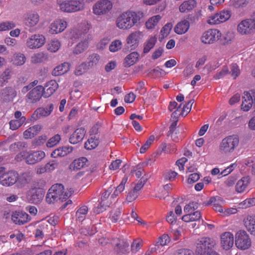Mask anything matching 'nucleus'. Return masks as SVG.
<instances>
[{
	"label": "nucleus",
	"mask_w": 255,
	"mask_h": 255,
	"mask_svg": "<svg viewBox=\"0 0 255 255\" xmlns=\"http://www.w3.org/2000/svg\"><path fill=\"white\" fill-rule=\"evenodd\" d=\"M201 212L196 211L192 213L187 214L183 216L182 220L186 222L197 221L201 219Z\"/></svg>",
	"instance_id": "nucleus-40"
},
{
	"label": "nucleus",
	"mask_w": 255,
	"mask_h": 255,
	"mask_svg": "<svg viewBox=\"0 0 255 255\" xmlns=\"http://www.w3.org/2000/svg\"><path fill=\"white\" fill-rule=\"evenodd\" d=\"M128 181V177L126 176H125L123 179L122 180L119 186H118L114 192L113 194L112 195L111 197L112 198H115L118 196V195L121 193L122 191H124L125 187V184Z\"/></svg>",
	"instance_id": "nucleus-49"
},
{
	"label": "nucleus",
	"mask_w": 255,
	"mask_h": 255,
	"mask_svg": "<svg viewBox=\"0 0 255 255\" xmlns=\"http://www.w3.org/2000/svg\"><path fill=\"white\" fill-rule=\"evenodd\" d=\"M60 47V41L57 39H53L48 43L47 49L52 52H55L59 49Z\"/></svg>",
	"instance_id": "nucleus-48"
},
{
	"label": "nucleus",
	"mask_w": 255,
	"mask_h": 255,
	"mask_svg": "<svg viewBox=\"0 0 255 255\" xmlns=\"http://www.w3.org/2000/svg\"><path fill=\"white\" fill-rule=\"evenodd\" d=\"M70 69V65L65 62L56 67L52 71V75L56 76L67 73Z\"/></svg>",
	"instance_id": "nucleus-39"
},
{
	"label": "nucleus",
	"mask_w": 255,
	"mask_h": 255,
	"mask_svg": "<svg viewBox=\"0 0 255 255\" xmlns=\"http://www.w3.org/2000/svg\"><path fill=\"white\" fill-rule=\"evenodd\" d=\"M250 179L249 176L243 177L239 180L235 186L236 191L238 193H243L246 191L249 185Z\"/></svg>",
	"instance_id": "nucleus-34"
},
{
	"label": "nucleus",
	"mask_w": 255,
	"mask_h": 255,
	"mask_svg": "<svg viewBox=\"0 0 255 255\" xmlns=\"http://www.w3.org/2000/svg\"><path fill=\"white\" fill-rule=\"evenodd\" d=\"M123 43L119 39H116L112 41L109 45V50L111 52H116L122 47Z\"/></svg>",
	"instance_id": "nucleus-50"
},
{
	"label": "nucleus",
	"mask_w": 255,
	"mask_h": 255,
	"mask_svg": "<svg viewBox=\"0 0 255 255\" xmlns=\"http://www.w3.org/2000/svg\"><path fill=\"white\" fill-rule=\"evenodd\" d=\"M198 208V204L196 202H192L185 206L184 212L186 214H190L195 212L194 211Z\"/></svg>",
	"instance_id": "nucleus-53"
},
{
	"label": "nucleus",
	"mask_w": 255,
	"mask_h": 255,
	"mask_svg": "<svg viewBox=\"0 0 255 255\" xmlns=\"http://www.w3.org/2000/svg\"><path fill=\"white\" fill-rule=\"evenodd\" d=\"M173 27L172 24L171 23H166L161 29L160 31V34L162 35V37L164 38L168 35L170 33L171 30L172 29Z\"/></svg>",
	"instance_id": "nucleus-61"
},
{
	"label": "nucleus",
	"mask_w": 255,
	"mask_h": 255,
	"mask_svg": "<svg viewBox=\"0 0 255 255\" xmlns=\"http://www.w3.org/2000/svg\"><path fill=\"white\" fill-rule=\"evenodd\" d=\"M86 133L83 128H77L69 138V142L72 144H76L83 140Z\"/></svg>",
	"instance_id": "nucleus-28"
},
{
	"label": "nucleus",
	"mask_w": 255,
	"mask_h": 255,
	"mask_svg": "<svg viewBox=\"0 0 255 255\" xmlns=\"http://www.w3.org/2000/svg\"><path fill=\"white\" fill-rule=\"evenodd\" d=\"M99 139L94 137H91L85 142L84 146L88 150H92L95 148L99 144Z\"/></svg>",
	"instance_id": "nucleus-46"
},
{
	"label": "nucleus",
	"mask_w": 255,
	"mask_h": 255,
	"mask_svg": "<svg viewBox=\"0 0 255 255\" xmlns=\"http://www.w3.org/2000/svg\"><path fill=\"white\" fill-rule=\"evenodd\" d=\"M59 85L55 80H50L46 83L43 88V96L48 98L52 95L58 89Z\"/></svg>",
	"instance_id": "nucleus-27"
},
{
	"label": "nucleus",
	"mask_w": 255,
	"mask_h": 255,
	"mask_svg": "<svg viewBox=\"0 0 255 255\" xmlns=\"http://www.w3.org/2000/svg\"><path fill=\"white\" fill-rule=\"evenodd\" d=\"M90 68L86 62H83L79 65L75 70L76 75H81L85 73Z\"/></svg>",
	"instance_id": "nucleus-57"
},
{
	"label": "nucleus",
	"mask_w": 255,
	"mask_h": 255,
	"mask_svg": "<svg viewBox=\"0 0 255 255\" xmlns=\"http://www.w3.org/2000/svg\"><path fill=\"white\" fill-rule=\"evenodd\" d=\"M43 87L41 86H36L32 89L26 95L27 101L31 103L38 102L43 96Z\"/></svg>",
	"instance_id": "nucleus-18"
},
{
	"label": "nucleus",
	"mask_w": 255,
	"mask_h": 255,
	"mask_svg": "<svg viewBox=\"0 0 255 255\" xmlns=\"http://www.w3.org/2000/svg\"><path fill=\"white\" fill-rule=\"evenodd\" d=\"M45 156V153L41 150L34 151H23L16 155L18 160L24 159L26 163L33 164L41 161Z\"/></svg>",
	"instance_id": "nucleus-6"
},
{
	"label": "nucleus",
	"mask_w": 255,
	"mask_h": 255,
	"mask_svg": "<svg viewBox=\"0 0 255 255\" xmlns=\"http://www.w3.org/2000/svg\"><path fill=\"white\" fill-rule=\"evenodd\" d=\"M57 4L62 11L68 13L82 11L85 6L84 0H57Z\"/></svg>",
	"instance_id": "nucleus-4"
},
{
	"label": "nucleus",
	"mask_w": 255,
	"mask_h": 255,
	"mask_svg": "<svg viewBox=\"0 0 255 255\" xmlns=\"http://www.w3.org/2000/svg\"><path fill=\"white\" fill-rule=\"evenodd\" d=\"M25 24L29 28H33L39 21V16L37 12L31 11L24 15Z\"/></svg>",
	"instance_id": "nucleus-21"
},
{
	"label": "nucleus",
	"mask_w": 255,
	"mask_h": 255,
	"mask_svg": "<svg viewBox=\"0 0 255 255\" xmlns=\"http://www.w3.org/2000/svg\"><path fill=\"white\" fill-rule=\"evenodd\" d=\"M63 190L64 186L62 184H56L52 185L46 195L45 199L46 202L51 204H54L58 200L63 202L70 197L73 192L71 189L65 192Z\"/></svg>",
	"instance_id": "nucleus-2"
},
{
	"label": "nucleus",
	"mask_w": 255,
	"mask_h": 255,
	"mask_svg": "<svg viewBox=\"0 0 255 255\" xmlns=\"http://www.w3.org/2000/svg\"><path fill=\"white\" fill-rule=\"evenodd\" d=\"M100 59V57L98 54L93 53L89 56L87 58V62L86 63L90 68L96 66L98 64Z\"/></svg>",
	"instance_id": "nucleus-45"
},
{
	"label": "nucleus",
	"mask_w": 255,
	"mask_h": 255,
	"mask_svg": "<svg viewBox=\"0 0 255 255\" xmlns=\"http://www.w3.org/2000/svg\"><path fill=\"white\" fill-rule=\"evenodd\" d=\"M27 197L29 202L37 204L42 200L44 193L36 188H31L28 191Z\"/></svg>",
	"instance_id": "nucleus-22"
},
{
	"label": "nucleus",
	"mask_w": 255,
	"mask_h": 255,
	"mask_svg": "<svg viewBox=\"0 0 255 255\" xmlns=\"http://www.w3.org/2000/svg\"><path fill=\"white\" fill-rule=\"evenodd\" d=\"M143 13L139 11L128 10L120 14L116 20V24L121 30H129L140 23Z\"/></svg>",
	"instance_id": "nucleus-1"
},
{
	"label": "nucleus",
	"mask_w": 255,
	"mask_h": 255,
	"mask_svg": "<svg viewBox=\"0 0 255 255\" xmlns=\"http://www.w3.org/2000/svg\"><path fill=\"white\" fill-rule=\"evenodd\" d=\"M110 42V39L108 37H104L100 40L97 44V47L100 50L104 49Z\"/></svg>",
	"instance_id": "nucleus-64"
},
{
	"label": "nucleus",
	"mask_w": 255,
	"mask_h": 255,
	"mask_svg": "<svg viewBox=\"0 0 255 255\" xmlns=\"http://www.w3.org/2000/svg\"><path fill=\"white\" fill-rule=\"evenodd\" d=\"M234 237L230 232H225L221 235V244L223 248L228 251L233 246Z\"/></svg>",
	"instance_id": "nucleus-24"
},
{
	"label": "nucleus",
	"mask_w": 255,
	"mask_h": 255,
	"mask_svg": "<svg viewBox=\"0 0 255 255\" xmlns=\"http://www.w3.org/2000/svg\"><path fill=\"white\" fill-rule=\"evenodd\" d=\"M115 188L114 186H111L107 190L102 193L101 199L99 201V204L97 206L94 208V213L100 214L105 211L107 208L110 206L111 201L109 197Z\"/></svg>",
	"instance_id": "nucleus-10"
},
{
	"label": "nucleus",
	"mask_w": 255,
	"mask_h": 255,
	"mask_svg": "<svg viewBox=\"0 0 255 255\" xmlns=\"http://www.w3.org/2000/svg\"><path fill=\"white\" fill-rule=\"evenodd\" d=\"M224 204V201L222 198L219 196L212 197L210 198L208 204L212 205L213 209L219 212L223 211L222 205Z\"/></svg>",
	"instance_id": "nucleus-31"
},
{
	"label": "nucleus",
	"mask_w": 255,
	"mask_h": 255,
	"mask_svg": "<svg viewBox=\"0 0 255 255\" xmlns=\"http://www.w3.org/2000/svg\"><path fill=\"white\" fill-rule=\"evenodd\" d=\"M235 245L241 250L248 249L251 246V241L248 234L245 231H238L235 236Z\"/></svg>",
	"instance_id": "nucleus-12"
},
{
	"label": "nucleus",
	"mask_w": 255,
	"mask_h": 255,
	"mask_svg": "<svg viewBox=\"0 0 255 255\" xmlns=\"http://www.w3.org/2000/svg\"><path fill=\"white\" fill-rule=\"evenodd\" d=\"M141 31H136L131 32L127 38V43L130 46L131 49L136 48L139 43V40L142 37Z\"/></svg>",
	"instance_id": "nucleus-26"
},
{
	"label": "nucleus",
	"mask_w": 255,
	"mask_h": 255,
	"mask_svg": "<svg viewBox=\"0 0 255 255\" xmlns=\"http://www.w3.org/2000/svg\"><path fill=\"white\" fill-rule=\"evenodd\" d=\"M29 215L22 211H15L11 216L12 221L16 224L23 225L30 220Z\"/></svg>",
	"instance_id": "nucleus-25"
},
{
	"label": "nucleus",
	"mask_w": 255,
	"mask_h": 255,
	"mask_svg": "<svg viewBox=\"0 0 255 255\" xmlns=\"http://www.w3.org/2000/svg\"><path fill=\"white\" fill-rule=\"evenodd\" d=\"M112 244L114 246L115 252L120 255L126 254L129 247L128 242L119 238L114 239Z\"/></svg>",
	"instance_id": "nucleus-20"
},
{
	"label": "nucleus",
	"mask_w": 255,
	"mask_h": 255,
	"mask_svg": "<svg viewBox=\"0 0 255 255\" xmlns=\"http://www.w3.org/2000/svg\"><path fill=\"white\" fill-rule=\"evenodd\" d=\"M67 21L63 19H57L52 22L49 26V32L56 34L63 32L67 27Z\"/></svg>",
	"instance_id": "nucleus-17"
},
{
	"label": "nucleus",
	"mask_w": 255,
	"mask_h": 255,
	"mask_svg": "<svg viewBox=\"0 0 255 255\" xmlns=\"http://www.w3.org/2000/svg\"><path fill=\"white\" fill-rule=\"evenodd\" d=\"M16 93L15 90L11 87H6L1 91V99L6 102H11L16 96Z\"/></svg>",
	"instance_id": "nucleus-30"
},
{
	"label": "nucleus",
	"mask_w": 255,
	"mask_h": 255,
	"mask_svg": "<svg viewBox=\"0 0 255 255\" xmlns=\"http://www.w3.org/2000/svg\"><path fill=\"white\" fill-rule=\"evenodd\" d=\"M17 181L16 185L18 188H22L27 184L31 183L33 179L32 173L30 172H25L20 175L17 173Z\"/></svg>",
	"instance_id": "nucleus-23"
},
{
	"label": "nucleus",
	"mask_w": 255,
	"mask_h": 255,
	"mask_svg": "<svg viewBox=\"0 0 255 255\" xmlns=\"http://www.w3.org/2000/svg\"><path fill=\"white\" fill-rule=\"evenodd\" d=\"M88 211V208L86 206H83L80 208L76 212L77 220L80 222L83 221L86 217Z\"/></svg>",
	"instance_id": "nucleus-47"
},
{
	"label": "nucleus",
	"mask_w": 255,
	"mask_h": 255,
	"mask_svg": "<svg viewBox=\"0 0 255 255\" xmlns=\"http://www.w3.org/2000/svg\"><path fill=\"white\" fill-rule=\"evenodd\" d=\"M254 101H255V90L244 92L241 105L242 110L245 112L249 111L252 108Z\"/></svg>",
	"instance_id": "nucleus-15"
},
{
	"label": "nucleus",
	"mask_w": 255,
	"mask_h": 255,
	"mask_svg": "<svg viewBox=\"0 0 255 255\" xmlns=\"http://www.w3.org/2000/svg\"><path fill=\"white\" fill-rule=\"evenodd\" d=\"M24 123V119L22 118L21 120H11L9 123L10 128L13 130L18 129Z\"/></svg>",
	"instance_id": "nucleus-52"
},
{
	"label": "nucleus",
	"mask_w": 255,
	"mask_h": 255,
	"mask_svg": "<svg viewBox=\"0 0 255 255\" xmlns=\"http://www.w3.org/2000/svg\"><path fill=\"white\" fill-rule=\"evenodd\" d=\"M189 27V22L187 20L184 19L177 23L174 28V30L178 34H183L188 30Z\"/></svg>",
	"instance_id": "nucleus-32"
},
{
	"label": "nucleus",
	"mask_w": 255,
	"mask_h": 255,
	"mask_svg": "<svg viewBox=\"0 0 255 255\" xmlns=\"http://www.w3.org/2000/svg\"><path fill=\"white\" fill-rule=\"evenodd\" d=\"M15 26V23L12 21H5L0 23V31L8 30Z\"/></svg>",
	"instance_id": "nucleus-58"
},
{
	"label": "nucleus",
	"mask_w": 255,
	"mask_h": 255,
	"mask_svg": "<svg viewBox=\"0 0 255 255\" xmlns=\"http://www.w3.org/2000/svg\"><path fill=\"white\" fill-rule=\"evenodd\" d=\"M196 4L195 0H185L180 5L179 11L182 13L189 12L194 8Z\"/></svg>",
	"instance_id": "nucleus-37"
},
{
	"label": "nucleus",
	"mask_w": 255,
	"mask_h": 255,
	"mask_svg": "<svg viewBox=\"0 0 255 255\" xmlns=\"http://www.w3.org/2000/svg\"><path fill=\"white\" fill-rule=\"evenodd\" d=\"M245 225L251 234L255 235V216H249L245 220Z\"/></svg>",
	"instance_id": "nucleus-36"
},
{
	"label": "nucleus",
	"mask_w": 255,
	"mask_h": 255,
	"mask_svg": "<svg viewBox=\"0 0 255 255\" xmlns=\"http://www.w3.org/2000/svg\"><path fill=\"white\" fill-rule=\"evenodd\" d=\"M27 144L24 141H18L11 144L9 146V149L11 151H17L18 150L26 148Z\"/></svg>",
	"instance_id": "nucleus-51"
},
{
	"label": "nucleus",
	"mask_w": 255,
	"mask_h": 255,
	"mask_svg": "<svg viewBox=\"0 0 255 255\" xmlns=\"http://www.w3.org/2000/svg\"><path fill=\"white\" fill-rule=\"evenodd\" d=\"M161 19V16L159 14L152 16L145 23L146 28L149 29L154 28Z\"/></svg>",
	"instance_id": "nucleus-44"
},
{
	"label": "nucleus",
	"mask_w": 255,
	"mask_h": 255,
	"mask_svg": "<svg viewBox=\"0 0 255 255\" xmlns=\"http://www.w3.org/2000/svg\"><path fill=\"white\" fill-rule=\"evenodd\" d=\"M44 59L43 53L40 52L33 54L31 57V62L34 64H37L42 62Z\"/></svg>",
	"instance_id": "nucleus-56"
},
{
	"label": "nucleus",
	"mask_w": 255,
	"mask_h": 255,
	"mask_svg": "<svg viewBox=\"0 0 255 255\" xmlns=\"http://www.w3.org/2000/svg\"><path fill=\"white\" fill-rule=\"evenodd\" d=\"M170 238L167 235H163L160 238H159L158 241L156 243V245L157 246V248H159L160 246L162 247L166 245L170 242Z\"/></svg>",
	"instance_id": "nucleus-60"
},
{
	"label": "nucleus",
	"mask_w": 255,
	"mask_h": 255,
	"mask_svg": "<svg viewBox=\"0 0 255 255\" xmlns=\"http://www.w3.org/2000/svg\"><path fill=\"white\" fill-rule=\"evenodd\" d=\"M53 109V105L52 104L48 105L45 107L39 108L34 112L31 118L34 120H37L41 118L47 117L51 114Z\"/></svg>",
	"instance_id": "nucleus-19"
},
{
	"label": "nucleus",
	"mask_w": 255,
	"mask_h": 255,
	"mask_svg": "<svg viewBox=\"0 0 255 255\" xmlns=\"http://www.w3.org/2000/svg\"><path fill=\"white\" fill-rule=\"evenodd\" d=\"M5 168L0 167V184L5 187L11 186L16 184L17 172L13 170L5 172Z\"/></svg>",
	"instance_id": "nucleus-9"
},
{
	"label": "nucleus",
	"mask_w": 255,
	"mask_h": 255,
	"mask_svg": "<svg viewBox=\"0 0 255 255\" xmlns=\"http://www.w3.org/2000/svg\"><path fill=\"white\" fill-rule=\"evenodd\" d=\"M230 16V11L228 10H224L210 16L208 22L210 24H218L225 22L229 19Z\"/></svg>",
	"instance_id": "nucleus-16"
},
{
	"label": "nucleus",
	"mask_w": 255,
	"mask_h": 255,
	"mask_svg": "<svg viewBox=\"0 0 255 255\" xmlns=\"http://www.w3.org/2000/svg\"><path fill=\"white\" fill-rule=\"evenodd\" d=\"M157 41L156 37L155 36H152L148 38L144 43L143 48V53H147L153 48Z\"/></svg>",
	"instance_id": "nucleus-42"
},
{
	"label": "nucleus",
	"mask_w": 255,
	"mask_h": 255,
	"mask_svg": "<svg viewBox=\"0 0 255 255\" xmlns=\"http://www.w3.org/2000/svg\"><path fill=\"white\" fill-rule=\"evenodd\" d=\"M25 55L20 53L15 54L12 60V64L15 66H21L25 63Z\"/></svg>",
	"instance_id": "nucleus-43"
},
{
	"label": "nucleus",
	"mask_w": 255,
	"mask_h": 255,
	"mask_svg": "<svg viewBox=\"0 0 255 255\" xmlns=\"http://www.w3.org/2000/svg\"><path fill=\"white\" fill-rule=\"evenodd\" d=\"M139 54L136 52H133L128 55L125 59V64L126 67H130L133 65L138 60Z\"/></svg>",
	"instance_id": "nucleus-41"
},
{
	"label": "nucleus",
	"mask_w": 255,
	"mask_h": 255,
	"mask_svg": "<svg viewBox=\"0 0 255 255\" xmlns=\"http://www.w3.org/2000/svg\"><path fill=\"white\" fill-rule=\"evenodd\" d=\"M72 150V147L66 146L59 147L53 151L51 153V156L53 158L63 157L71 152Z\"/></svg>",
	"instance_id": "nucleus-35"
},
{
	"label": "nucleus",
	"mask_w": 255,
	"mask_h": 255,
	"mask_svg": "<svg viewBox=\"0 0 255 255\" xmlns=\"http://www.w3.org/2000/svg\"><path fill=\"white\" fill-rule=\"evenodd\" d=\"M47 136L43 134L34 139L32 144L34 146H39L43 145L46 141Z\"/></svg>",
	"instance_id": "nucleus-59"
},
{
	"label": "nucleus",
	"mask_w": 255,
	"mask_h": 255,
	"mask_svg": "<svg viewBox=\"0 0 255 255\" xmlns=\"http://www.w3.org/2000/svg\"><path fill=\"white\" fill-rule=\"evenodd\" d=\"M221 35L220 31L217 29H209L202 34L201 40L205 44H212L217 41Z\"/></svg>",
	"instance_id": "nucleus-14"
},
{
	"label": "nucleus",
	"mask_w": 255,
	"mask_h": 255,
	"mask_svg": "<svg viewBox=\"0 0 255 255\" xmlns=\"http://www.w3.org/2000/svg\"><path fill=\"white\" fill-rule=\"evenodd\" d=\"M254 205H255V198L247 199L239 204V208L242 209H246Z\"/></svg>",
	"instance_id": "nucleus-54"
},
{
	"label": "nucleus",
	"mask_w": 255,
	"mask_h": 255,
	"mask_svg": "<svg viewBox=\"0 0 255 255\" xmlns=\"http://www.w3.org/2000/svg\"><path fill=\"white\" fill-rule=\"evenodd\" d=\"M239 138L236 135H230L223 138L219 145V151L222 154L233 152L238 146Z\"/></svg>",
	"instance_id": "nucleus-7"
},
{
	"label": "nucleus",
	"mask_w": 255,
	"mask_h": 255,
	"mask_svg": "<svg viewBox=\"0 0 255 255\" xmlns=\"http://www.w3.org/2000/svg\"><path fill=\"white\" fill-rule=\"evenodd\" d=\"M88 159L86 157H81L75 159L70 165L71 170H77L83 168L87 165Z\"/></svg>",
	"instance_id": "nucleus-33"
},
{
	"label": "nucleus",
	"mask_w": 255,
	"mask_h": 255,
	"mask_svg": "<svg viewBox=\"0 0 255 255\" xmlns=\"http://www.w3.org/2000/svg\"><path fill=\"white\" fill-rule=\"evenodd\" d=\"M42 128V126L40 125H36L30 127L23 132V137L25 139H31L34 137L39 133Z\"/></svg>",
	"instance_id": "nucleus-29"
},
{
	"label": "nucleus",
	"mask_w": 255,
	"mask_h": 255,
	"mask_svg": "<svg viewBox=\"0 0 255 255\" xmlns=\"http://www.w3.org/2000/svg\"><path fill=\"white\" fill-rule=\"evenodd\" d=\"M231 73L234 79L236 78L240 74V72L239 66L237 64L233 63L231 65Z\"/></svg>",
	"instance_id": "nucleus-62"
},
{
	"label": "nucleus",
	"mask_w": 255,
	"mask_h": 255,
	"mask_svg": "<svg viewBox=\"0 0 255 255\" xmlns=\"http://www.w3.org/2000/svg\"><path fill=\"white\" fill-rule=\"evenodd\" d=\"M113 8V3L110 0H99L93 6V13L98 16L108 14Z\"/></svg>",
	"instance_id": "nucleus-11"
},
{
	"label": "nucleus",
	"mask_w": 255,
	"mask_h": 255,
	"mask_svg": "<svg viewBox=\"0 0 255 255\" xmlns=\"http://www.w3.org/2000/svg\"><path fill=\"white\" fill-rule=\"evenodd\" d=\"M139 195V192H137L136 191L132 190L129 192L127 197V200L129 202H131L136 199Z\"/></svg>",
	"instance_id": "nucleus-63"
},
{
	"label": "nucleus",
	"mask_w": 255,
	"mask_h": 255,
	"mask_svg": "<svg viewBox=\"0 0 255 255\" xmlns=\"http://www.w3.org/2000/svg\"><path fill=\"white\" fill-rule=\"evenodd\" d=\"M46 42L45 37L41 34L36 33L30 35L26 41V46L30 49H38Z\"/></svg>",
	"instance_id": "nucleus-13"
},
{
	"label": "nucleus",
	"mask_w": 255,
	"mask_h": 255,
	"mask_svg": "<svg viewBox=\"0 0 255 255\" xmlns=\"http://www.w3.org/2000/svg\"><path fill=\"white\" fill-rule=\"evenodd\" d=\"M89 29L90 26L87 22H82L76 26L67 30L65 34V37L72 41H76L80 38L84 37Z\"/></svg>",
	"instance_id": "nucleus-5"
},
{
	"label": "nucleus",
	"mask_w": 255,
	"mask_h": 255,
	"mask_svg": "<svg viewBox=\"0 0 255 255\" xmlns=\"http://www.w3.org/2000/svg\"><path fill=\"white\" fill-rule=\"evenodd\" d=\"M61 139V136L59 134H57L51 137L46 143L48 147H52L57 145Z\"/></svg>",
	"instance_id": "nucleus-55"
},
{
	"label": "nucleus",
	"mask_w": 255,
	"mask_h": 255,
	"mask_svg": "<svg viewBox=\"0 0 255 255\" xmlns=\"http://www.w3.org/2000/svg\"><path fill=\"white\" fill-rule=\"evenodd\" d=\"M88 40L85 38L75 45L73 49V53L75 54H81L88 48Z\"/></svg>",
	"instance_id": "nucleus-38"
},
{
	"label": "nucleus",
	"mask_w": 255,
	"mask_h": 255,
	"mask_svg": "<svg viewBox=\"0 0 255 255\" xmlns=\"http://www.w3.org/2000/svg\"><path fill=\"white\" fill-rule=\"evenodd\" d=\"M215 245V241L210 238L203 237L199 239L196 243V255H219L217 253L212 250Z\"/></svg>",
	"instance_id": "nucleus-3"
},
{
	"label": "nucleus",
	"mask_w": 255,
	"mask_h": 255,
	"mask_svg": "<svg viewBox=\"0 0 255 255\" xmlns=\"http://www.w3.org/2000/svg\"><path fill=\"white\" fill-rule=\"evenodd\" d=\"M237 30L241 35H247L255 30V12L250 18L242 20L238 25Z\"/></svg>",
	"instance_id": "nucleus-8"
}]
</instances>
